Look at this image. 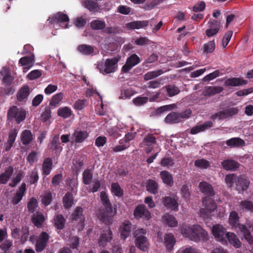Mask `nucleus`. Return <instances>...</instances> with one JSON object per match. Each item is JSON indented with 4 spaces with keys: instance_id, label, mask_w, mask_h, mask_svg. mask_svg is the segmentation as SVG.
Instances as JSON below:
<instances>
[{
    "instance_id": "1",
    "label": "nucleus",
    "mask_w": 253,
    "mask_h": 253,
    "mask_svg": "<svg viewBox=\"0 0 253 253\" xmlns=\"http://www.w3.org/2000/svg\"><path fill=\"white\" fill-rule=\"evenodd\" d=\"M179 230L185 237L196 242L200 240L206 241L208 238V232L199 225H194L192 227L186 225H182Z\"/></svg>"
},
{
    "instance_id": "2",
    "label": "nucleus",
    "mask_w": 253,
    "mask_h": 253,
    "mask_svg": "<svg viewBox=\"0 0 253 253\" xmlns=\"http://www.w3.org/2000/svg\"><path fill=\"white\" fill-rule=\"evenodd\" d=\"M239 216L238 213L235 211H232L230 212L229 222L230 224L235 228H238L243 234L245 239L249 244H253V237L251 235L250 230L247 228L246 225L239 223Z\"/></svg>"
},
{
    "instance_id": "3",
    "label": "nucleus",
    "mask_w": 253,
    "mask_h": 253,
    "mask_svg": "<svg viewBox=\"0 0 253 253\" xmlns=\"http://www.w3.org/2000/svg\"><path fill=\"white\" fill-rule=\"evenodd\" d=\"M191 114V111L190 110H186L180 113L171 112L166 116L165 121L167 124H177L188 118Z\"/></svg>"
},
{
    "instance_id": "4",
    "label": "nucleus",
    "mask_w": 253,
    "mask_h": 253,
    "mask_svg": "<svg viewBox=\"0 0 253 253\" xmlns=\"http://www.w3.org/2000/svg\"><path fill=\"white\" fill-rule=\"evenodd\" d=\"M119 60L115 57L107 59L104 63L98 65V69L103 74H108L115 72L117 68Z\"/></svg>"
},
{
    "instance_id": "5",
    "label": "nucleus",
    "mask_w": 253,
    "mask_h": 253,
    "mask_svg": "<svg viewBox=\"0 0 253 253\" xmlns=\"http://www.w3.org/2000/svg\"><path fill=\"white\" fill-rule=\"evenodd\" d=\"M116 212V209H114V211H113V208H112L111 211H107L105 209L99 210L97 213V217L101 222L109 225L112 224L113 217Z\"/></svg>"
},
{
    "instance_id": "6",
    "label": "nucleus",
    "mask_w": 253,
    "mask_h": 253,
    "mask_svg": "<svg viewBox=\"0 0 253 253\" xmlns=\"http://www.w3.org/2000/svg\"><path fill=\"white\" fill-rule=\"evenodd\" d=\"M225 228L220 224L214 225L211 230L212 234L216 240L221 242L222 244L226 243V240H225Z\"/></svg>"
},
{
    "instance_id": "7",
    "label": "nucleus",
    "mask_w": 253,
    "mask_h": 253,
    "mask_svg": "<svg viewBox=\"0 0 253 253\" xmlns=\"http://www.w3.org/2000/svg\"><path fill=\"white\" fill-rule=\"evenodd\" d=\"M49 235L46 232H42L37 238L35 244V250L37 252H42L47 246Z\"/></svg>"
},
{
    "instance_id": "8",
    "label": "nucleus",
    "mask_w": 253,
    "mask_h": 253,
    "mask_svg": "<svg viewBox=\"0 0 253 253\" xmlns=\"http://www.w3.org/2000/svg\"><path fill=\"white\" fill-rule=\"evenodd\" d=\"M89 134L86 130L76 129L71 137L72 144H80L83 143L88 137Z\"/></svg>"
},
{
    "instance_id": "9",
    "label": "nucleus",
    "mask_w": 253,
    "mask_h": 253,
    "mask_svg": "<svg viewBox=\"0 0 253 253\" xmlns=\"http://www.w3.org/2000/svg\"><path fill=\"white\" fill-rule=\"evenodd\" d=\"M133 214L138 219L142 218L145 220H148L151 217L150 212L144 205H138L134 211Z\"/></svg>"
},
{
    "instance_id": "10",
    "label": "nucleus",
    "mask_w": 253,
    "mask_h": 253,
    "mask_svg": "<svg viewBox=\"0 0 253 253\" xmlns=\"http://www.w3.org/2000/svg\"><path fill=\"white\" fill-rule=\"evenodd\" d=\"M163 203L167 209L175 211L178 210L179 205L176 197L166 196L163 198Z\"/></svg>"
},
{
    "instance_id": "11",
    "label": "nucleus",
    "mask_w": 253,
    "mask_h": 253,
    "mask_svg": "<svg viewBox=\"0 0 253 253\" xmlns=\"http://www.w3.org/2000/svg\"><path fill=\"white\" fill-rule=\"evenodd\" d=\"M156 143L157 141L155 134H149L146 135L142 141V144L147 146L145 149V152L147 154H149L151 152Z\"/></svg>"
},
{
    "instance_id": "12",
    "label": "nucleus",
    "mask_w": 253,
    "mask_h": 253,
    "mask_svg": "<svg viewBox=\"0 0 253 253\" xmlns=\"http://www.w3.org/2000/svg\"><path fill=\"white\" fill-rule=\"evenodd\" d=\"M26 184L23 182L12 198L11 203L13 205H17L21 201L26 194Z\"/></svg>"
},
{
    "instance_id": "13",
    "label": "nucleus",
    "mask_w": 253,
    "mask_h": 253,
    "mask_svg": "<svg viewBox=\"0 0 253 253\" xmlns=\"http://www.w3.org/2000/svg\"><path fill=\"white\" fill-rule=\"evenodd\" d=\"M131 223L128 220H126L122 223L119 229L121 239L125 240L130 234Z\"/></svg>"
},
{
    "instance_id": "14",
    "label": "nucleus",
    "mask_w": 253,
    "mask_h": 253,
    "mask_svg": "<svg viewBox=\"0 0 253 253\" xmlns=\"http://www.w3.org/2000/svg\"><path fill=\"white\" fill-rule=\"evenodd\" d=\"M49 23L52 24L54 23L58 24L60 23L68 22L69 18L66 14L61 12H58L54 14L51 17L48 19Z\"/></svg>"
},
{
    "instance_id": "15",
    "label": "nucleus",
    "mask_w": 253,
    "mask_h": 253,
    "mask_svg": "<svg viewBox=\"0 0 253 253\" xmlns=\"http://www.w3.org/2000/svg\"><path fill=\"white\" fill-rule=\"evenodd\" d=\"M208 24L209 28L206 30L205 33L208 37H210L218 33L219 26L217 20L212 19H210Z\"/></svg>"
},
{
    "instance_id": "16",
    "label": "nucleus",
    "mask_w": 253,
    "mask_h": 253,
    "mask_svg": "<svg viewBox=\"0 0 253 253\" xmlns=\"http://www.w3.org/2000/svg\"><path fill=\"white\" fill-rule=\"evenodd\" d=\"M199 187L201 192L206 197H213L215 193L212 185L206 181L201 182L199 184Z\"/></svg>"
},
{
    "instance_id": "17",
    "label": "nucleus",
    "mask_w": 253,
    "mask_h": 253,
    "mask_svg": "<svg viewBox=\"0 0 253 253\" xmlns=\"http://www.w3.org/2000/svg\"><path fill=\"white\" fill-rule=\"evenodd\" d=\"M239 109L237 107L230 108L217 112L218 118L224 120L228 117H232L238 114Z\"/></svg>"
},
{
    "instance_id": "18",
    "label": "nucleus",
    "mask_w": 253,
    "mask_h": 253,
    "mask_svg": "<svg viewBox=\"0 0 253 253\" xmlns=\"http://www.w3.org/2000/svg\"><path fill=\"white\" fill-rule=\"evenodd\" d=\"M250 181L245 176L237 177L236 181V189L239 192L244 191L248 189Z\"/></svg>"
},
{
    "instance_id": "19",
    "label": "nucleus",
    "mask_w": 253,
    "mask_h": 253,
    "mask_svg": "<svg viewBox=\"0 0 253 253\" xmlns=\"http://www.w3.org/2000/svg\"><path fill=\"white\" fill-rule=\"evenodd\" d=\"M113 238V233L110 227H108L106 233L102 234L99 238L98 244L99 246L105 247L108 242H110Z\"/></svg>"
},
{
    "instance_id": "20",
    "label": "nucleus",
    "mask_w": 253,
    "mask_h": 253,
    "mask_svg": "<svg viewBox=\"0 0 253 253\" xmlns=\"http://www.w3.org/2000/svg\"><path fill=\"white\" fill-rule=\"evenodd\" d=\"M135 238V244L136 246L142 251H147L148 247L147 238L144 235H140Z\"/></svg>"
},
{
    "instance_id": "21",
    "label": "nucleus",
    "mask_w": 253,
    "mask_h": 253,
    "mask_svg": "<svg viewBox=\"0 0 253 253\" xmlns=\"http://www.w3.org/2000/svg\"><path fill=\"white\" fill-rule=\"evenodd\" d=\"M247 81L240 78L232 77L226 79L224 84L226 86H239L246 84Z\"/></svg>"
},
{
    "instance_id": "22",
    "label": "nucleus",
    "mask_w": 253,
    "mask_h": 253,
    "mask_svg": "<svg viewBox=\"0 0 253 253\" xmlns=\"http://www.w3.org/2000/svg\"><path fill=\"white\" fill-rule=\"evenodd\" d=\"M221 165L226 170L235 171L239 168L240 164L236 161L228 159L223 161Z\"/></svg>"
},
{
    "instance_id": "23",
    "label": "nucleus",
    "mask_w": 253,
    "mask_h": 253,
    "mask_svg": "<svg viewBox=\"0 0 253 253\" xmlns=\"http://www.w3.org/2000/svg\"><path fill=\"white\" fill-rule=\"evenodd\" d=\"M18 134V131L16 129H13L9 131L8 138L7 142L4 144L5 151H9L15 141Z\"/></svg>"
},
{
    "instance_id": "24",
    "label": "nucleus",
    "mask_w": 253,
    "mask_h": 253,
    "mask_svg": "<svg viewBox=\"0 0 253 253\" xmlns=\"http://www.w3.org/2000/svg\"><path fill=\"white\" fill-rule=\"evenodd\" d=\"M66 220L61 214H55L53 219V224L58 230H62L65 225Z\"/></svg>"
},
{
    "instance_id": "25",
    "label": "nucleus",
    "mask_w": 253,
    "mask_h": 253,
    "mask_svg": "<svg viewBox=\"0 0 253 253\" xmlns=\"http://www.w3.org/2000/svg\"><path fill=\"white\" fill-rule=\"evenodd\" d=\"M34 61V56H26L21 58L19 60V64L21 66H29L23 68V72H27L32 66Z\"/></svg>"
},
{
    "instance_id": "26",
    "label": "nucleus",
    "mask_w": 253,
    "mask_h": 253,
    "mask_svg": "<svg viewBox=\"0 0 253 253\" xmlns=\"http://www.w3.org/2000/svg\"><path fill=\"white\" fill-rule=\"evenodd\" d=\"M13 168L9 166L5 171L0 174V184H5L11 178L13 173Z\"/></svg>"
},
{
    "instance_id": "27",
    "label": "nucleus",
    "mask_w": 253,
    "mask_h": 253,
    "mask_svg": "<svg viewBox=\"0 0 253 253\" xmlns=\"http://www.w3.org/2000/svg\"><path fill=\"white\" fill-rule=\"evenodd\" d=\"M53 162L50 158L47 157L44 159L42 165V174L48 175L52 169Z\"/></svg>"
},
{
    "instance_id": "28",
    "label": "nucleus",
    "mask_w": 253,
    "mask_h": 253,
    "mask_svg": "<svg viewBox=\"0 0 253 253\" xmlns=\"http://www.w3.org/2000/svg\"><path fill=\"white\" fill-rule=\"evenodd\" d=\"M148 23L147 20L133 21L126 23V27L128 29H139L147 26Z\"/></svg>"
},
{
    "instance_id": "29",
    "label": "nucleus",
    "mask_w": 253,
    "mask_h": 253,
    "mask_svg": "<svg viewBox=\"0 0 253 253\" xmlns=\"http://www.w3.org/2000/svg\"><path fill=\"white\" fill-rule=\"evenodd\" d=\"M83 5L90 12L93 13L98 12L99 9L98 2L93 0H84L83 2Z\"/></svg>"
},
{
    "instance_id": "30",
    "label": "nucleus",
    "mask_w": 253,
    "mask_h": 253,
    "mask_svg": "<svg viewBox=\"0 0 253 253\" xmlns=\"http://www.w3.org/2000/svg\"><path fill=\"white\" fill-rule=\"evenodd\" d=\"M213 197H205L203 198V203L207 210L213 211L216 209V204L212 198Z\"/></svg>"
},
{
    "instance_id": "31",
    "label": "nucleus",
    "mask_w": 253,
    "mask_h": 253,
    "mask_svg": "<svg viewBox=\"0 0 253 253\" xmlns=\"http://www.w3.org/2000/svg\"><path fill=\"white\" fill-rule=\"evenodd\" d=\"M30 87L28 85H25L19 89L17 93V98L19 101H22L26 99L30 93Z\"/></svg>"
},
{
    "instance_id": "32",
    "label": "nucleus",
    "mask_w": 253,
    "mask_h": 253,
    "mask_svg": "<svg viewBox=\"0 0 253 253\" xmlns=\"http://www.w3.org/2000/svg\"><path fill=\"white\" fill-rule=\"evenodd\" d=\"M161 91L167 92L169 97H172L180 92L179 88L174 84H168L161 88Z\"/></svg>"
},
{
    "instance_id": "33",
    "label": "nucleus",
    "mask_w": 253,
    "mask_h": 253,
    "mask_svg": "<svg viewBox=\"0 0 253 253\" xmlns=\"http://www.w3.org/2000/svg\"><path fill=\"white\" fill-rule=\"evenodd\" d=\"M223 90L221 86H206L204 91V94L205 96H211L216 94L219 93Z\"/></svg>"
},
{
    "instance_id": "34",
    "label": "nucleus",
    "mask_w": 253,
    "mask_h": 253,
    "mask_svg": "<svg viewBox=\"0 0 253 253\" xmlns=\"http://www.w3.org/2000/svg\"><path fill=\"white\" fill-rule=\"evenodd\" d=\"M227 239L230 244L232 245L236 248H239L241 247V243L233 233L227 232L226 233L225 239Z\"/></svg>"
},
{
    "instance_id": "35",
    "label": "nucleus",
    "mask_w": 253,
    "mask_h": 253,
    "mask_svg": "<svg viewBox=\"0 0 253 253\" xmlns=\"http://www.w3.org/2000/svg\"><path fill=\"white\" fill-rule=\"evenodd\" d=\"M226 144L231 147H239L245 145V141L239 137H233L226 141Z\"/></svg>"
},
{
    "instance_id": "36",
    "label": "nucleus",
    "mask_w": 253,
    "mask_h": 253,
    "mask_svg": "<svg viewBox=\"0 0 253 253\" xmlns=\"http://www.w3.org/2000/svg\"><path fill=\"white\" fill-rule=\"evenodd\" d=\"M111 191L114 196L118 198H121L124 195V190L118 182L111 184Z\"/></svg>"
},
{
    "instance_id": "37",
    "label": "nucleus",
    "mask_w": 253,
    "mask_h": 253,
    "mask_svg": "<svg viewBox=\"0 0 253 253\" xmlns=\"http://www.w3.org/2000/svg\"><path fill=\"white\" fill-rule=\"evenodd\" d=\"M21 140L23 145H27L33 140V134L30 130L25 129L22 131Z\"/></svg>"
},
{
    "instance_id": "38",
    "label": "nucleus",
    "mask_w": 253,
    "mask_h": 253,
    "mask_svg": "<svg viewBox=\"0 0 253 253\" xmlns=\"http://www.w3.org/2000/svg\"><path fill=\"white\" fill-rule=\"evenodd\" d=\"M100 199L105 210L107 211H111L113 207L105 192L102 191L100 193Z\"/></svg>"
},
{
    "instance_id": "39",
    "label": "nucleus",
    "mask_w": 253,
    "mask_h": 253,
    "mask_svg": "<svg viewBox=\"0 0 253 253\" xmlns=\"http://www.w3.org/2000/svg\"><path fill=\"white\" fill-rule=\"evenodd\" d=\"M62 202L65 209H69L73 204V196L71 193L68 192L63 197Z\"/></svg>"
},
{
    "instance_id": "40",
    "label": "nucleus",
    "mask_w": 253,
    "mask_h": 253,
    "mask_svg": "<svg viewBox=\"0 0 253 253\" xmlns=\"http://www.w3.org/2000/svg\"><path fill=\"white\" fill-rule=\"evenodd\" d=\"M51 148L52 150L55 151V152H60L62 150V147L61 146L59 141V135H55L53 138L50 142Z\"/></svg>"
},
{
    "instance_id": "41",
    "label": "nucleus",
    "mask_w": 253,
    "mask_h": 253,
    "mask_svg": "<svg viewBox=\"0 0 253 253\" xmlns=\"http://www.w3.org/2000/svg\"><path fill=\"white\" fill-rule=\"evenodd\" d=\"M45 221L44 215L42 213H37L34 214L32 217V221L33 224L38 228L42 227L43 223Z\"/></svg>"
},
{
    "instance_id": "42",
    "label": "nucleus",
    "mask_w": 253,
    "mask_h": 253,
    "mask_svg": "<svg viewBox=\"0 0 253 253\" xmlns=\"http://www.w3.org/2000/svg\"><path fill=\"white\" fill-rule=\"evenodd\" d=\"M164 222L170 227H175L177 225V221L175 217L170 214L167 213L163 217Z\"/></svg>"
},
{
    "instance_id": "43",
    "label": "nucleus",
    "mask_w": 253,
    "mask_h": 253,
    "mask_svg": "<svg viewBox=\"0 0 253 253\" xmlns=\"http://www.w3.org/2000/svg\"><path fill=\"white\" fill-rule=\"evenodd\" d=\"M175 243V240L172 234H166L165 237V244L167 249L170 251Z\"/></svg>"
},
{
    "instance_id": "44",
    "label": "nucleus",
    "mask_w": 253,
    "mask_h": 253,
    "mask_svg": "<svg viewBox=\"0 0 253 253\" xmlns=\"http://www.w3.org/2000/svg\"><path fill=\"white\" fill-rule=\"evenodd\" d=\"M78 50L83 54L89 55L94 52V47L89 45L81 44L78 46Z\"/></svg>"
},
{
    "instance_id": "45",
    "label": "nucleus",
    "mask_w": 253,
    "mask_h": 253,
    "mask_svg": "<svg viewBox=\"0 0 253 253\" xmlns=\"http://www.w3.org/2000/svg\"><path fill=\"white\" fill-rule=\"evenodd\" d=\"M72 115V111L68 107H60L57 110V115L64 119L70 117Z\"/></svg>"
},
{
    "instance_id": "46",
    "label": "nucleus",
    "mask_w": 253,
    "mask_h": 253,
    "mask_svg": "<svg viewBox=\"0 0 253 253\" xmlns=\"http://www.w3.org/2000/svg\"><path fill=\"white\" fill-rule=\"evenodd\" d=\"M93 178V173L90 169H85L83 173V182L85 185H89Z\"/></svg>"
},
{
    "instance_id": "47",
    "label": "nucleus",
    "mask_w": 253,
    "mask_h": 253,
    "mask_svg": "<svg viewBox=\"0 0 253 253\" xmlns=\"http://www.w3.org/2000/svg\"><path fill=\"white\" fill-rule=\"evenodd\" d=\"M163 182L168 186H171L173 184V178L170 173L167 171H163L160 173Z\"/></svg>"
},
{
    "instance_id": "48",
    "label": "nucleus",
    "mask_w": 253,
    "mask_h": 253,
    "mask_svg": "<svg viewBox=\"0 0 253 253\" xmlns=\"http://www.w3.org/2000/svg\"><path fill=\"white\" fill-rule=\"evenodd\" d=\"M147 190L152 194H156L158 191V183L153 179H149L146 184Z\"/></svg>"
},
{
    "instance_id": "49",
    "label": "nucleus",
    "mask_w": 253,
    "mask_h": 253,
    "mask_svg": "<svg viewBox=\"0 0 253 253\" xmlns=\"http://www.w3.org/2000/svg\"><path fill=\"white\" fill-rule=\"evenodd\" d=\"M126 132L123 128H120L118 127H113L108 130L109 135L112 137L114 139H116L118 137L122 136V132Z\"/></svg>"
},
{
    "instance_id": "50",
    "label": "nucleus",
    "mask_w": 253,
    "mask_h": 253,
    "mask_svg": "<svg viewBox=\"0 0 253 253\" xmlns=\"http://www.w3.org/2000/svg\"><path fill=\"white\" fill-rule=\"evenodd\" d=\"M90 27L94 30H101L105 28L106 23L104 21L100 20H92L90 23Z\"/></svg>"
},
{
    "instance_id": "51",
    "label": "nucleus",
    "mask_w": 253,
    "mask_h": 253,
    "mask_svg": "<svg viewBox=\"0 0 253 253\" xmlns=\"http://www.w3.org/2000/svg\"><path fill=\"white\" fill-rule=\"evenodd\" d=\"M71 219L73 221H77L79 219L81 220L83 217V209L81 207H77L74 210L71 215Z\"/></svg>"
},
{
    "instance_id": "52",
    "label": "nucleus",
    "mask_w": 253,
    "mask_h": 253,
    "mask_svg": "<svg viewBox=\"0 0 253 253\" xmlns=\"http://www.w3.org/2000/svg\"><path fill=\"white\" fill-rule=\"evenodd\" d=\"M163 73L164 72L162 69H159L156 71H150L144 75V79L145 81H149L157 78Z\"/></svg>"
},
{
    "instance_id": "53",
    "label": "nucleus",
    "mask_w": 253,
    "mask_h": 253,
    "mask_svg": "<svg viewBox=\"0 0 253 253\" xmlns=\"http://www.w3.org/2000/svg\"><path fill=\"white\" fill-rule=\"evenodd\" d=\"M240 209L244 211H253V203L252 201L244 200L240 203Z\"/></svg>"
},
{
    "instance_id": "54",
    "label": "nucleus",
    "mask_w": 253,
    "mask_h": 253,
    "mask_svg": "<svg viewBox=\"0 0 253 253\" xmlns=\"http://www.w3.org/2000/svg\"><path fill=\"white\" fill-rule=\"evenodd\" d=\"M51 118V110L49 106H46L41 116V120L45 123L49 121Z\"/></svg>"
},
{
    "instance_id": "55",
    "label": "nucleus",
    "mask_w": 253,
    "mask_h": 253,
    "mask_svg": "<svg viewBox=\"0 0 253 253\" xmlns=\"http://www.w3.org/2000/svg\"><path fill=\"white\" fill-rule=\"evenodd\" d=\"M63 94L61 92L58 93L53 95L49 102V105L53 107H56L63 98Z\"/></svg>"
},
{
    "instance_id": "56",
    "label": "nucleus",
    "mask_w": 253,
    "mask_h": 253,
    "mask_svg": "<svg viewBox=\"0 0 253 253\" xmlns=\"http://www.w3.org/2000/svg\"><path fill=\"white\" fill-rule=\"evenodd\" d=\"M19 111L18 109L15 106H13L10 107L7 112V117L9 120H13L14 119H15L16 116L18 115Z\"/></svg>"
},
{
    "instance_id": "57",
    "label": "nucleus",
    "mask_w": 253,
    "mask_h": 253,
    "mask_svg": "<svg viewBox=\"0 0 253 253\" xmlns=\"http://www.w3.org/2000/svg\"><path fill=\"white\" fill-rule=\"evenodd\" d=\"M38 207V201L37 199L33 197L27 204V208L31 213H34Z\"/></svg>"
},
{
    "instance_id": "58",
    "label": "nucleus",
    "mask_w": 253,
    "mask_h": 253,
    "mask_svg": "<svg viewBox=\"0 0 253 253\" xmlns=\"http://www.w3.org/2000/svg\"><path fill=\"white\" fill-rule=\"evenodd\" d=\"M237 177L235 174H229L226 175L225 178V181L227 185L231 187L234 183H236L237 181Z\"/></svg>"
},
{
    "instance_id": "59",
    "label": "nucleus",
    "mask_w": 253,
    "mask_h": 253,
    "mask_svg": "<svg viewBox=\"0 0 253 253\" xmlns=\"http://www.w3.org/2000/svg\"><path fill=\"white\" fill-rule=\"evenodd\" d=\"M52 200V193L50 192H47L44 193L42 199V204L44 206L49 205Z\"/></svg>"
},
{
    "instance_id": "60",
    "label": "nucleus",
    "mask_w": 253,
    "mask_h": 253,
    "mask_svg": "<svg viewBox=\"0 0 253 253\" xmlns=\"http://www.w3.org/2000/svg\"><path fill=\"white\" fill-rule=\"evenodd\" d=\"M194 164L196 167L200 169H207L210 166L209 162L204 159L196 160Z\"/></svg>"
},
{
    "instance_id": "61",
    "label": "nucleus",
    "mask_w": 253,
    "mask_h": 253,
    "mask_svg": "<svg viewBox=\"0 0 253 253\" xmlns=\"http://www.w3.org/2000/svg\"><path fill=\"white\" fill-rule=\"evenodd\" d=\"M126 62L133 67L139 63L140 60L136 54H133L127 58Z\"/></svg>"
},
{
    "instance_id": "62",
    "label": "nucleus",
    "mask_w": 253,
    "mask_h": 253,
    "mask_svg": "<svg viewBox=\"0 0 253 253\" xmlns=\"http://www.w3.org/2000/svg\"><path fill=\"white\" fill-rule=\"evenodd\" d=\"M23 177V172L20 171L15 177L12 178V182L9 184V186L12 188L15 187L20 182Z\"/></svg>"
},
{
    "instance_id": "63",
    "label": "nucleus",
    "mask_w": 253,
    "mask_h": 253,
    "mask_svg": "<svg viewBox=\"0 0 253 253\" xmlns=\"http://www.w3.org/2000/svg\"><path fill=\"white\" fill-rule=\"evenodd\" d=\"M87 100L84 99H79L74 104V108L77 110H81L86 106Z\"/></svg>"
},
{
    "instance_id": "64",
    "label": "nucleus",
    "mask_w": 253,
    "mask_h": 253,
    "mask_svg": "<svg viewBox=\"0 0 253 253\" xmlns=\"http://www.w3.org/2000/svg\"><path fill=\"white\" fill-rule=\"evenodd\" d=\"M63 180V174L58 173L54 175L52 178L51 183L53 187L59 186Z\"/></svg>"
}]
</instances>
